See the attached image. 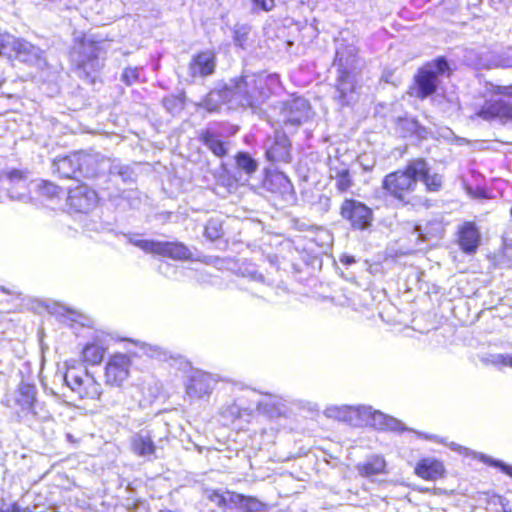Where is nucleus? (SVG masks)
Here are the masks:
<instances>
[{
  "instance_id": "44",
  "label": "nucleus",
  "mask_w": 512,
  "mask_h": 512,
  "mask_svg": "<svg viewBox=\"0 0 512 512\" xmlns=\"http://www.w3.org/2000/svg\"><path fill=\"white\" fill-rule=\"evenodd\" d=\"M38 190L42 196H46L48 198L59 197V195L63 193L61 188L48 181H43L39 184Z\"/></svg>"
},
{
  "instance_id": "36",
  "label": "nucleus",
  "mask_w": 512,
  "mask_h": 512,
  "mask_svg": "<svg viewBox=\"0 0 512 512\" xmlns=\"http://www.w3.org/2000/svg\"><path fill=\"white\" fill-rule=\"evenodd\" d=\"M29 415L38 421H46L51 418V414H50L49 410L47 409L45 403L39 402L38 400L35 401V403L33 404V407H31L23 415V417H27Z\"/></svg>"
},
{
  "instance_id": "26",
  "label": "nucleus",
  "mask_w": 512,
  "mask_h": 512,
  "mask_svg": "<svg viewBox=\"0 0 512 512\" xmlns=\"http://www.w3.org/2000/svg\"><path fill=\"white\" fill-rule=\"evenodd\" d=\"M229 98V90L225 84L221 88H216L210 91L204 100L203 106L209 112H215L222 104H227L229 106Z\"/></svg>"
},
{
  "instance_id": "37",
  "label": "nucleus",
  "mask_w": 512,
  "mask_h": 512,
  "mask_svg": "<svg viewBox=\"0 0 512 512\" xmlns=\"http://www.w3.org/2000/svg\"><path fill=\"white\" fill-rule=\"evenodd\" d=\"M223 234L222 223L218 218H211L205 226V235L210 240L219 239Z\"/></svg>"
},
{
  "instance_id": "49",
  "label": "nucleus",
  "mask_w": 512,
  "mask_h": 512,
  "mask_svg": "<svg viewBox=\"0 0 512 512\" xmlns=\"http://www.w3.org/2000/svg\"><path fill=\"white\" fill-rule=\"evenodd\" d=\"M340 262L344 265H351L356 262L355 258L351 255L344 254L340 257Z\"/></svg>"
},
{
  "instance_id": "27",
  "label": "nucleus",
  "mask_w": 512,
  "mask_h": 512,
  "mask_svg": "<svg viewBox=\"0 0 512 512\" xmlns=\"http://www.w3.org/2000/svg\"><path fill=\"white\" fill-rule=\"evenodd\" d=\"M37 389L34 385L21 383L18 388V393L16 397V403L21 407L20 413L23 415L33 407L36 399Z\"/></svg>"
},
{
  "instance_id": "19",
  "label": "nucleus",
  "mask_w": 512,
  "mask_h": 512,
  "mask_svg": "<svg viewBox=\"0 0 512 512\" xmlns=\"http://www.w3.org/2000/svg\"><path fill=\"white\" fill-rule=\"evenodd\" d=\"M216 380L208 373L195 371L189 378L186 392L190 397L202 398L211 394Z\"/></svg>"
},
{
  "instance_id": "18",
  "label": "nucleus",
  "mask_w": 512,
  "mask_h": 512,
  "mask_svg": "<svg viewBox=\"0 0 512 512\" xmlns=\"http://www.w3.org/2000/svg\"><path fill=\"white\" fill-rule=\"evenodd\" d=\"M290 146L287 136L276 132L274 139L267 144V160L272 163H289L291 161Z\"/></svg>"
},
{
  "instance_id": "35",
  "label": "nucleus",
  "mask_w": 512,
  "mask_h": 512,
  "mask_svg": "<svg viewBox=\"0 0 512 512\" xmlns=\"http://www.w3.org/2000/svg\"><path fill=\"white\" fill-rule=\"evenodd\" d=\"M486 364H491L499 369L503 367L512 368V354H489L482 359Z\"/></svg>"
},
{
  "instance_id": "9",
  "label": "nucleus",
  "mask_w": 512,
  "mask_h": 512,
  "mask_svg": "<svg viewBox=\"0 0 512 512\" xmlns=\"http://www.w3.org/2000/svg\"><path fill=\"white\" fill-rule=\"evenodd\" d=\"M64 381L80 398L98 399L102 394L101 385L86 370L77 372L68 368Z\"/></svg>"
},
{
  "instance_id": "43",
  "label": "nucleus",
  "mask_w": 512,
  "mask_h": 512,
  "mask_svg": "<svg viewBox=\"0 0 512 512\" xmlns=\"http://www.w3.org/2000/svg\"><path fill=\"white\" fill-rule=\"evenodd\" d=\"M16 38L0 29V55H10Z\"/></svg>"
},
{
  "instance_id": "2",
  "label": "nucleus",
  "mask_w": 512,
  "mask_h": 512,
  "mask_svg": "<svg viewBox=\"0 0 512 512\" xmlns=\"http://www.w3.org/2000/svg\"><path fill=\"white\" fill-rule=\"evenodd\" d=\"M336 62L338 65V76L334 98L342 106L350 105L356 100V58L353 49L348 50L345 58L344 52L337 50Z\"/></svg>"
},
{
  "instance_id": "6",
  "label": "nucleus",
  "mask_w": 512,
  "mask_h": 512,
  "mask_svg": "<svg viewBox=\"0 0 512 512\" xmlns=\"http://www.w3.org/2000/svg\"><path fill=\"white\" fill-rule=\"evenodd\" d=\"M204 496L222 510L237 509L239 512H259L263 508V504L256 498L229 490L206 489Z\"/></svg>"
},
{
  "instance_id": "16",
  "label": "nucleus",
  "mask_w": 512,
  "mask_h": 512,
  "mask_svg": "<svg viewBox=\"0 0 512 512\" xmlns=\"http://www.w3.org/2000/svg\"><path fill=\"white\" fill-rule=\"evenodd\" d=\"M361 421L362 426H372L379 430L401 431L404 429L399 420L380 411L372 410L370 406H362Z\"/></svg>"
},
{
  "instance_id": "47",
  "label": "nucleus",
  "mask_w": 512,
  "mask_h": 512,
  "mask_svg": "<svg viewBox=\"0 0 512 512\" xmlns=\"http://www.w3.org/2000/svg\"><path fill=\"white\" fill-rule=\"evenodd\" d=\"M0 512H33L30 508H22L18 504L14 503L8 506L5 510Z\"/></svg>"
},
{
  "instance_id": "5",
  "label": "nucleus",
  "mask_w": 512,
  "mask_h": 512,
  "mask_svg": "<svg viewBox=\"0 0 512 512\" xmlns=\"http://www.w3.org/2000/svg\"><path fill=\"white\" fill-rule=\"evenodd\" d=\"M508 90V87L497 86L493 92L500 96L486 100L470 118H480L488 122L499 121L502 124L512 122V95L506 93Z\"/></svg>"
},
{
  "instance_id": "33",
  "label": "nucleus",
  "mask_w": 512,
  "mask_h": 512,
  "mask_svg": "<svg viewBox=\"0 0 512 512\" xmlns=\"http://www.w3.org/2000/svg\"><path fill=\"white\" fill-rule=\"evenodd\" d=\"M236 165L237 168L243 172H245L247 175H252L256 172L258 168V163L255 159H253L248 153L246 152H239L236 155Z\"/></svg>"
},
{
  "instance_id": "46",
  "label": "nucleus",
  "mask_w": 512,
  "mask_h": 512,
  "mask_svg": "<svg viewBox=\"0 0 512 512\" xmlns=\"http://www.w3.org/2000/svg\"><path fill=\"white\" fill-rule=\"evenodd\" d=\"M481 459L485 463H488L490 465L500 468L502 470V472H504L505 474L512 477V466L511 465L505 464L504 462H501L498 460H493L492 458L487 457V456H482Z\"/></svg>"
},
{
  "instance_id": "13",
  "label": "nucleus",
  "mask_w": 512,
  "mask_h": 512,
  "mask_svg": "<svg viewBox=\"0 0 512 512\" xmlns=\"http://www.w3.org/2000/svg\"><path fill=\"white\" fill-rule=\"evenodd\" d=\"M67 202L73 211L87 213L97 205L98 197L93 189L81 184L69 189Z\"/></svg>"
},
{
  "instance_id": "14",
  "label": "nucleus",
  "mask_w": 512,
  "mask_h": 512,
  "mask_svg": "<svg viewBox=\"0 0 512 512\" xmlns=\"http://www.w3.org/2000/svg\"><path fill=\"white\" fill-rule=\"evenodd\" d=\"M216 67L215 55L211 51L201 52L195 55L189 63L186 82H193L197 78L211 75Z\"/></svg>"
},
{
  "instance_id": "23",
  "label": "nucleus",
  "mask_w": 512,
  "mask_h": 512,
  "mask_svg": "<svg viewBox=\"0 0 512 512\" xmlns=\"http://www.w3.org/2000/svg\"><path fill=\"white\" fill-rule=\"evenodd\" d=\"M415 473L425 480H436L444 473L443 464L433 458H425L418 462Z\"/></svg>"
},
{
  "instance_id": "21",
  "label": "nucleus",
  "mask_w": 512,
  "mask_h": 512,
  "mask_svg": "<svg viewBox=\"0 0 512 512\" xmlns=\"http://www.w3.org/2000/svg\"><path fill=\"white\" fill-rule=\"evenodd\" d=\"M458 233V242L461 249L467 254L474 253L481 240L480 233L476 226L471 222H466L459 228Z\"/></svg>"
},
{
  "instance_id": "3",
  "label": "nucleus",
  "mask_w": 512,
  "mask_h": 512,
  "mask_svg": "<svg viewBox=\"0 0 512 512\" xmlns=\"http://www.w3.org/2000/svg\"><path fill=\"white\" fill-rule=\"evenodd\" d=\"M106 44L105 41H96L92 35L75 34L70 58L79 69L90 74L100 68Z\"/></svg>"
},
{
  "instance_id": "10",
  "label": "nucleus",
  "mask_w": 512,
  "mask_h": 512,
  "mask_svg": "<svg viewBox=\"0 0 512 512\" xmlns=\"http://www.w3.org/2000/svg\"><path fill=\"white\" fill-rule=\"evenodd\" d=\"M0 184L11 200L28 202L31 198L29 195L30 183L23 171L16 169L4 171L0 175Z\"/></svg>"
},
{
  "instance_id": "1",
  "label": "nucleus",
  "mask_w": 512,
  "mask_h": 512,
  "mask_svg": "<svg viewBox=\"0 0 512 512\" xmlns=\"http://www.w3.org/2000/svg\"><path fill=\"white\" fill-rule=\"evenodd\" d=\"M276 81V76L264 73H251L231 80L227 85L229 90V108L255 107L263 103L269 96L270 84Z\"/></svg>"
},
{
  "instance_id": "52",
  "label": "nucleus",
  "mask_w": 512,
  "mask_h": 512,
  "mask_svg": "<svg viewBox=\"0 0 512 512\" xmlns=\"http://www.w3.org/2000/svg\"><path fill=\"white\" fill-rule=\"evenodd\" d=\"M272 398H273V404L275 405V404H276V399H277V398H276V396H273Z\"/></svg>"
},
{
  "instance_id": "51",
  "label": "nucleus",
  "mask_w": 512,
  "mask_h": 512,
  "mask_svg": "<svg viewBox=\"0 0 512 512\" xmlns=\"http://www.w3.org/2000/svg\"><path fill=\"white\" fill-rule=\"evenodd\" d=\"M263 405H264V404H263L262 402H259V403L257 404V407H258L259 409H261Z\"/></svg>"
},
{
  "instance_id": "15",
  "label": "nucleus",
  "mask_w": 512,
  "mask_h": 512,
  "mask_svg": "<svg viewBox=\"0 0 512 512\" xmlns=\"http://www.w3.org/2000/svg\"><path fill=\"white\" fill-rule=\"evenodd\" d=\"M309 113V102L302 97H296L284 104L282 121L285 125L299 126L309 118Z\"/></svg>"
},
{
  "instance_id": "24",
  "label": "nucleus",
  "mask_w": 512,
  "mask_h": 512,
  "mask_svg": "<svg viewBox=\"0 0 512 512\" xmlns=\"http://www.w3.org/2000/svg\"><path fill=\"white\" fill-rule=\"evenodd\" d=\"M79 163L77 154L73 153L69 156L56 159L53 162V167L61 177L76 179L79 175Z\"/></svg>"
},
{
  "instance_id": "38",
  "label": "nucleus",
  "mask_w": 512,
  "mask_h": 512,
  "mask_svg": "<svg viewBox=\"0 0 512 512\" xmlns=\"http://www.w3.org/2000/svg\"><path fill=\"white\" fill-rule=\"evenodd\" d=\"M110 173L119 176L123 182L132 180L133 171L128 165H123L118 162H113L110 166Z\"/></svg>"
},
{
  "instance_id": "34",
  "label": "nucleus",
  "mask_w": 512,
  "mask_h": 512,
  "mask_svg": "<svg viewBox=\"0 0 512 512\" xmlns=\"http://www.w3.org/2000/svg\"><path fill=\"white\" fill-rule=\"evenodd\" d=\"M419 179H421L424 182L427 190L430 192L439 191L440 188L442 187V176L436 173L432 175L429 174V168L427 164L425 172L419 174Z\"/></svg>"
},
{
  "instance_id": "50",
  "label": "nucleus",
  "mask_w": 512,
  "mask_h": 512,
  "mask_svg": "<svg viewBox=\"0 0 512 512\" xmlns=\"http://www.w3.org/2000/svg\"><path fill=\"white\" fill-rule=\"evenodd\" d=\"M253 278L256 279V280H261L263 278V276L262 275L254 274Z\"/></svg>"
},
{
  "instance_id": "48",
  "label": "nucleus",
  "mask_w": 512,
  "mask_h": 512,
  "mask_svg": "<svg viewBox=\"0 0 512 512\" xmlns=\"http://www.w3.org/2000/svg\"><path fill=\"white\" fill-rule=\"evenodd\" d=\"M414 234L417 236V240L421 242H425L429 240V237L426 233L423 232L420 226H415Z\"/></svg>"
},
{
  "instance_id": "31",
  "label": "nucleus",
  "mask_w": 512,
  "mask_h": 512,
  "mask_svg": "<svg viewBox=\"0 0 512 512\" xmlns=\"http://www.w3.org/2000/svg\"><path fill=\"white\" fill-rule=\"evenodd\" d=\"M330 176L335 180V186L341 193L347 192L353 185L351 175L346 167H331Z\"/></svg>"
},
{
  "instance_id": "28",
  "label": "nucleus",
  "mask_w": 512,
  "mask_h": 512,
  "mask_svg": "<svg viewBox=\"0 0 512 512\" xmlns=\"http://www.w3.org/2000/svg\"><path fill=\"white\" fill-rule=\"evenodd\" d=\"M385 468L386 462L379 455L372 456L366 462L357 465L359 474L368 478L385 473Z\"/></svg>"
},
{
  "instance_id": "40",
  "label": "nucleus",
  "mask_w": 512,
  "mask_h": 512,
  "mask_svg": "<svg viewBox=\"0 0 512 512\" xmlns=\"http://www.w3.org/2000/svg\"><path fill=\"white\" fill-rule=\"evenodd\" d=\"M250 33V27L247 26V25H240V24H237L234 26V29H233V39H234V42L244 48L245 47V44L248 40V35Z\"/></svg>"
},
{
  "instance_id": "45",
  "label": "nucleus",
  "mask_w": 512,
  "mask_h": 512,
  "mask_svg": "<svg viewBox=\"0 0 512 512\" xmlns=\"http://www.w3.org/2000/svg\"><path fill=\"white\" fill-rule=\"evenodd\" d=\"M139 77H140V69L139 68L127 67L124 69V71L121 75V80L126 85L129 86V85L136 83L139 80Z\"/></svg>"
},
{
  "instance_id": "25",
  "label": "nucleus",
  "mask_w": 512,
  "mask_h": 512,
  "mask_svg": "<svg viewBox=\"0 0 512 512\" xmlns=\"http://www.w3.org/2000/svg\"><path fill=\"white\" fill-rule=\"evenodd\" d=\"M265 186L274 193L282 196L293 194V185L290 179L282 172H275L266 177Z\"/></svg>"
},
{
  "instance_id": "41",
  "label": "nucleus",
  "mask_w": 512,
  "mask_h": 512,
  "mask_svg": "<svg viewBox=\"0 0 512 512\" xmlns=\"http://www.w3.org/2000/svg\"><path fill=\"white\" fill-rule=\"evenodd\" d=\"M140 349L143 351V354L149 357H154L159 360H165L167 358V352L159 346L142 342L140 344Z\"/></svg>"
},
{
  "instance_id": "39",
  "label": "nucleus",
  "mask_w": 512,
  "mask_h": 512,
  "mask_svg": "<svg viewBox=\"0 0 512 512\" xmlns=\"http://www.w3.org/2000/svg\"><path fill=\"white\" fill-rule=\"evenodd\" d=\"M242 408L237 403H231L227 406H224L221 411L222 418L225 423H232L241 415Z\"/></svg>"
},
{
  "instance_id": "30",
  "label": "nucleus",
  "mask_w": 512,
  "mask_h": 512,
  "mask_svg": "<svg viewBox=\"0 0 512 512\" xmlns=\"http://www.w3.org/2000/svg\"><path fill=\"white\" fill-rule=\"evenodd\" d=\"M201 140L204 145L216 156L223 157L227 153L225 143L221 141L217 135L210 129L201 134Z\"/></svg>"
},
{
  "instance_id": "11",
  "label": "nucleus",
  "mask_w": 512,
  "mask_h": 512,
  "mask_svg": "<svg viewBox=\"0 0 512 512\" xmlns=\"http://www.w3.org/2000/svg\"><path fill=\"white\" fill-rule=\"evenodd\" d=\"M341 215L351 223L353 228L360 230L368 228L372 221V211L370 208L353 199H346L343 202Z\"/></svg>"
},
{
  "instance_id": "12",
  "label": "nucleus",
  "mask_w": 512,
  "mask_h": 512,
  "mask_svg": "<svg viewBox=\"0 0 512 512\" xmlns=\"http://www.w3.org/2000/svg\"><path fill=\"white\" fill-rule=\"evenodd\" d=\"M131 359L128 355H112L105 367V381L109 385L120 386L129 376Z\"/></svg>"
},
{
  "instance_id": "53",
  "label": "nucleus",
  "mask_w": 512,
  "mask_h": 512,
  "mask_svg": "<svg viewBox=\"0 0 512 512\" xmlns=\"http://www.w3.org/2000/svg\"><path fill=\"white\" fill-rule=\"evenodd\" d=\"M4 292H6L7 294H10L11 292L10 291H7L5 289H3Z\"/></svg>"
},
{
  "instance_id": "22",
  "label": "nucleus",
  "mask_w": 512,
  "mask_h": 512,
  "mask_svg": "<svg viewBox=\"0 0 512 512\" xmlns=\"http://www.w3.org/2000/svg\"><path fill=\"white\" fill-rule=\"evenodd\" d=\"M76 154L80 162L79 175L94 177L100 172L104 160H100L99 155L86 152H76Z\"/></svg>"
},
{
  "instance_id": "17",
  "label": "nucleus",
  "mask_w": 512,
  "mask_h": 512,
  "mask_svg": "<svg viewBox=\"0 0 512 512\" xmlns=\"http://www.w3.org/2000/svg\"><path fill=\"white\" fill-rule=\"evenodd\" d=\"M11 52H14L16 57L22 62L39 68L46 66L44 51L24 39L16 38Z\"/></svg>"
},
{
  "instance_id": "54",
  "label": "nucleus",
  "mask_w": 512,
  "mask_h": 512,
  "mask_svg": "<svg viewBox=\"0 0 512 512\" xmlns=\"http://www.w3.org/2000/svg\"><path fill=\"white\" fill-rule=\"evenodd\" d=\"M510 213H511V216H512V208H511V210H510Z\"/></svg>"
},
{
  "instance_id": "4",
  "label": "nucleus",
  "mask_w": 512,
  "mask_h": 512,
  "mask_svg": "<svg viewBox=\"0 0 512 512\" xmlns=\"http://www.w3.org/2000/svg\"><path fill=\"white\" fill-rule=\"evenodd\" d=\"M426 162L423 159L412 160L404 170H398L386 175L383 188L395 198L404 200L406 195L414 191L419 174L424 173Z\"/></svg>"
},
{
  "instance_id": "8",
  "label": "nucleus",
  "mask_w": 512,
  "mask_h": 512,
  "mask_svg": "<svg viewBox=\"0 0 512 512\" xmlns=\"http://www.w3.org/2000/svg\"><path fill=\"white\" fill-rule=\"evenodd\" d=\"M129 242L146 253L168 256L173 259H187L191 254L189 249L180 242H161L141 239L138 236L130 237Z\"/></svg>"
},
{
  "instance_id": "42",
  "label": "nucleus",
  "mask_w": 512,
  "mask_h": 512,
  "mask_svg": "<svg viewBox=\"0 0 512 512\" xmlns=\"http://www.w3.org/2000/svg\"><path fill=\"white\" fill-rule=\"evenodd\" d=\"M276 7V0H251V10L254 13H269Z\"/></svg>"
},
{
  "instance_id": "29",
  "label": "nucleus",
  "mask_w": 512,
  "mask_h": 512,
  "mask_svg": "<svg viewBox=\"0 0 512 512\" xmlns=\"http://www.w3.org/2000/svg\"><path fill=\"white\" fill-rule=\"evenodd\" d=\"M133 452L139 456L150 457L155 452V446L148 434H136L132 438Z\"/></svg>"
},
{
  "instance_id": "20",
  "label": "nucleus",
  "mask_w": 512,
  "mask_h": 512,
  "mask_svg": "<svg viewBox=\"0 0 512 512\" xmlns=\"http://www.w3.org/2000/svg\"><path fill=\"white\" fill-rule=\"evenodd\" d=\"M362 406H330L325 409V415L352 426H362Z\"/></svg>"
},
{
  "instance_id": "32",
  "label": "nucleus",
  "mask_w": 512,
  "mask_h": 512,
  "mask_svg": "<svg viewBox=\"0 0 512 512\" xmlns=\"http://www.w3.org/2000/svg\"><path fill=\"white\" fill-rule=\"evenodd\" d=\"M106 348L97 343L87 344L83 351V360L91 365L99 364L105 354Z\"/></svg>"
},
{
  "instance_id": "7",
  "label": "nucleus",
  "mask_w": 512,
  "mask_h": 512,
  "mask_svg": "<svg viewBox=\"0 0 512 512\" xmlns=\"http://www.w3.org/2000/svg\"><path fill=\"white\" fill-rule=\"evenodd\" d=\"M448 68V63L442 58L421 68L415 77L416 96L424 99L433 94L438 85V77L443 75Z\"/></svg>"
}]
</instances>
